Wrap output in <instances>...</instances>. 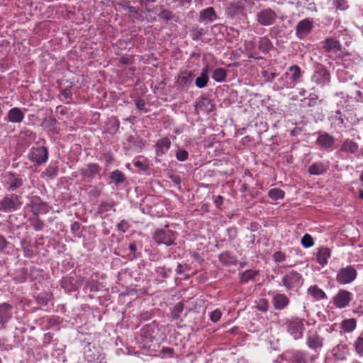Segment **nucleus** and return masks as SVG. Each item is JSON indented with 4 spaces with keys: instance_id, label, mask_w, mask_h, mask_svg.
Instances as JSON below:
<instances>
[{
    "instance_id": "1",
    "label": "nucleus",
    "mask_w": 363,
    "mask_h": 363,
    "mask_svg": "<svg viewBox=\"0 0 363 363\" xmlns=\"http://www.w3.org/2000/svg\"><path fill=\"white\" fill-rule=\"evenodd\" d=\"M306 346L316 354H311L308 356V361L313 363L318 357V354L324 346V338L319 335L317 332L307 334L306 340Z\"/></svg>"
},
{
    "instance_id": "2",
    "label": "nucleus",
    "mask_w": 363,
    "mask_h": 363,
    "mask_svg": "<svg viewBox=\"0 0 363 363\" xmlns=\"http://www.w3.org/2000/svg\"><path fill=\"white\" fill-rule=\"evenodd\" d=\"M21 196L16 194H6L0 199V212L11 213L21 208Z\"/></svg>"
},
{
    "instance_id": "3",
    "label": "nucleus",
    "mask_w": 363,
    "mask_h": 363,
    "mask_svg": "<svg viewBox=\"0 0 363 363\" xmlns=\"http://www.w3.org/2000/svg\"><path fill=\"white\" fill-rule=\"evenodd\" d=\"M48 150L45 146L32 147L28 154V159L37 165L47 162L48 160Z\"/></svg>"
},
{
    "instance_id": "4",
    "label": "nucleus",
    "mask_w": 363,
    "mask_h": 363,
    "mask_svg": "<svg viewBox=\"0 0 363 363\" xmlns=\"http://www.w3.org/2000/svg\"><path fill=\"white\" fill-rule=\"evenodd\" d=\"M311 81L320 86H327L330 82V74L324 66L318 65L315 67Z\"/></svg>"
},
{
    "instance_id": "5",
    "label": "nucleus",
    "mask_w": 363,
    "mask_h": 363,
    "mask_svg": "<svg viewBox=\"0 0 363 363\" xmlns=\"http://www.w3.org/2000/svg\"><path fill=\"white\" fill-rule=\"evenodd\" d=\"M3 184L7 191H13L23 185V180L18 174L6 172L3 176Z\"/></svg>"
},
{
    "instance_id": "6",
    "label": "nucleus",
    "mask_w": 363,
    "mask_h": 363,
    "mask_svg": "<svg viewBox=\"0 0 363 363\" xmlns=\"http://www.w3.org/2000/svg\"><path fill=\"white\" fill-rule=\"evenodd\" d=\"M357 276V270L351 265L341 268L336 274V281L340 284L352 282Z\"/></svg>"
},
{
    "instance_id": "7",
    "label": "nucleus",
    "mask_w": 363,
    "mask_h": 363,
    "mask_svg": "<svg viewBox=\"0 0 363 363\" xmlns=\"http://www.w3.org/2000/svg\"><path fill=\"white\" fill-rule=\"evenodd\" d=\"M353 299V294L345 289H340L333 296V305L339 309L349 306Z\"/></svg>"
},
{
    "instance_id": "8",
    "label": "nucleus",
    "mask_w": 363,
    "mask_h": 363,
    "mask_svg": "<svg viewBox=\"0 0 363 363\" xmlns=\"http://www.w3.org/2000/svg\"><path fill=\"white\" fill-rule=\"evenodd\" d=\"M277 18V15L272 9H264L256 15L257 22L264 26H269L273 25Z\"/></svg>"
},
{
    "instance_id": "9",
    "label": "nucleus",
    "mask_w": 363,
    "mask_h": 363,
    "mask_svg": "<svg viewBox=\"0 0 363 363\" xmlns=\"http://www.w3.org/2000/svg\"><path fill=\"white\" fill-rule=\"evenodd\" d=\"M154 239L158 244L170 246L174 243L175 238L174 233L171 230L163 228L157 230L155 233Z\"/></svg>"
},
{
    "instance_id": "10",
    "label": "nucleus",
    "mask_w": 363,
    "mask_h": 363,
    "mask_svg": "<svg viewBox=\"0 0 363 363\" xmlns=\"http://www.w3.org/2000/svg\"><path fill=\"white\" fill-rule=\"evenodd\" d=\"M282 284L286 290L294 289L302 284L301 275L295 271H291L282 278Z\"/></svg>"
},
{
    "instance_id": "11",
    "label": "nucleus",
    "mask_w": 363,
    "mask_h": 363,
    "mask_svg": "<svg viewBox=\"0 0 363 363\" xmlns=\"http://www.w3.org/2000/svg\"><path fill=\"white\" fill-rule=\"evenodd\" d=\"M313 21L311 18H305L300 21L295 28L296 35L298 39H304L313 28Z\"/></svg>"
},
{
    "instance_id": "12",
    "label": "nucleus",
    "mask_w": 363,
    "mask_h": 363,
    "mask_svg": "<svg viewBox=\"0 0 363 363\" xmlns=\"http://www.w3.org/2000/svg\"><path fill=\"white\" fill-rule=\"evenodd\" d=\"M282 359L291 363H308L306 352L303 350L286 351L282 354Z\"/></svg>"
},
{
    "instance_id": "13",
    "label": "nucleus",
    "mask_w": 363,
    "mask_h": 363,
    "mask_svg": "<svg viewBox=\"0 0 363 363\" xmlns=\"http://www.w3.org/2000/svg\"><path fill=\"white\" fill-rule=\"evenodd\" d=\"M304 330L303 319L295 318L289 323L288 330L295 340L302 337Z\"/></svg>"
},
{
    "instance_id": "14",
    "label": "nucleus",
    "mask_w": 363,
    "mask_h": 363,
    "mask_svg": "<svg viewBox=\"0 0 363 363\" xmlns=\"http://www.w3.org/2000/svg\"><path fill=\"white\" fill-rule=\"evenodd\" d=\"M315 144L323 149L332 147L335 142V138L326 132H319Z\"/></svg>"
},
{
    "instance_id": "15",
    "label": "nucleus",
    "mask_w": 363,
    "mask_h": 363,
    "mask_svg": "<svg viewBox=\"0 0 363 363\" xmlns=\"http://www.w3.org/2000/svg\"><path fill=\"white\" fill-rule=\"evenodd\" d=\"M101 170V168L98 164L89 163L80 169V174L84 178L92 179L100 175Z\"/></svg>"
},
{
    "instance_id": "16",
    "label": "nucleus",
    "mask_w": 363,
    "mask_h": 363,
    "mask_svg": "<svg viewBox=\"0 0 363 363\" xmlns=\"http://www.w3.org/2000/svg\"><path fill=\"white\" fill-rule=\"evenodd\" d=\"M13 307L7 303L0 304V324L1 328H4V325L8 323L13 317Z\"/></svg>"
},
{
    "instance_id": "17",
    "label": "nucleus",
    "mask_w": 363,
    "mask_h": 363,
    "mask_svg": "<svg viewBox=\"0 0 363 363\" xmlns=\"http://www.w3.org/2000/svg\"><path fill=\"white\" fill-rule=\"evenodd\" d=\"M24 118V113L20 108L14 107L11 108L6 116L4 118V121L13 123H19L23 121Z\"/></svg>"
},
{
    "instance_id": "18",
    "label": "nucleus",
    "mask_w": 363,
    "mask_h": 363,
    "mask_svg": "<svg viewBox=\"0 0 363 363\" xmlns=\"http://www.w3.org/2000/svg\"><path fill=\"white\" fill-rule=\"evenodd\" d=\"M50 210V206L40 199H35L31 203V211L35 215L45 214Z\"/></svg>"
},
{
    "instance_id": "19",
    "label": "nucleus",
    "mask_w": 363,
    "mask_h": 363,
    "mask_svg": "<svg viewBox=\"0 0 363 363\" xmlns=\"http://www.w3.org/2000/svg\"><path fill=\"white\" fill-rule=\"evenodd\" d=\"M84 354L85 359L89 362L107 363L106 361L104 359V358L99 360V352L94 347H93L92 350L90 345H89L86 347L84 348Z\"/></svg>"
},
{
    "instance_id": "20",
    "label": "nucleus",
    "mask_w": 363,
    "mask_h": 363,
    "mask_svg": "<svg viewBox=\"0 0 363 363\" xmlns=\"http://www.w3.org/2000/svg\"><path fill=\"white\" fill-rule=\"evenodd\" d=\"M323 48L325 52L336 53L341 50L342 45L339 40L333 38H328L324 41Z\"/></svg>"
},
{
    "instance_id": "21",
    "label": "nucleus",
    "mask_w": 363,
    "mask_h": 363,
    "mask_svg": "<svg viewBox=\"0 0 363 363\" xmlns=\"http://www.w3.org/2000/svg\"><path fill=\"white\" fill-rule=\"evenodd\" d=\"M331 256V251L328 247H320L316 253L317 262L319 264L324 267L328 264V260Z\"/></svg>"
},
{
    "instance_id": "22",
    "label": "nucleus",
    "mask_w": 363,
    "mask_h": 363,
    "mask_svg": "<svg viewBox=\"0 0 363 363\" xmlns=\"http://www.w3.org/2000/svg\"><path fill=\"white\" fill-rule=\"evenodd\" d=\"M328 164L327 162H318L309 166L308 172L311 175H320L327 172Z\"/></svg>"
},
{
    "instance_id": "23",
    "label": "nucleus",
    "mask_w": 363,
    "mask_h": 363,
    "mask_svg": "<svg viewBox=\"0 0 363 363\" xmlns=\"http://www.w3.org/2000/svg\"><path fill=\"white\" fill-rule=\"evenodd\" d=\"M289 303V300L285 294H278L273 296L272 303L277 310H282L286 308Z\"/></svg>"
},
{
    "instance_id": "24",
    "label": "nucleus",
    "mask_w": 363,
    "mask_h": 363,
    "mask_svg": "<svg viewBox=\"0 0 363 363\" xmlns=\"http://www.w3.org/2000/svg\"><path fill=\"white\" fill-rule=\"evenodd\" d=\"M171 146V142L169 138H164L158 140L156 144V152L158 156H161L167 152Z\"/></svg>"
},
{
    "instance_id": "25",
    "label": "nucleus",
    "mask_w": 363,
    "mask_h": 363,
    "mask_svg": "<svg viewBox=\"0 0 363 363\" xmlns=\"http://www.w3.org/2000/svg\"><path fill=\"white\" fill-rule=\"evenodd\" d=\"M194 74L189 72H183L179 76L177 79V84L180 86H188L193 82Z\"/></svg>"
},
{
    "instance_id": "26",
    "label": "nucleus",
    "mask_w": 363,
    "mask_h": 363,
    "mask_svg": "<svg viewBox=\"0 0 363 363\" xmlns=\"http://www.w3.org/2000/svg\"><path fill=\"white\" fill-rule=\"evenodd\" d=\"M242 13V6L237 4H230L226 9V14L230 18H238Z\"/></svg>"
},
{
    "instance_id": "27",
    "label": "nucleus",
    "mask_w": 363,
    "mask_h": 363,
    "mask_svg": "<svg viewBox=\"0 0 363 363\" xmlns=\"http://www.w3.org/2000/svg\"><path fill=\"white\" fill-rule=\"evenodd\" d=\"M358 150V145L350 139L345 140L341 145L340 150L347 153H355Z\"/></svg>"
},
{
    "instance_id": "28",
    "label": "nucleus",
    "mask_w": 363,
    "mask_h": 363,
    "mask_svg": "<svg viewBox=\"0 0 363 363\" xmlns=\"http://www.w3.org/2000/svg\"><path fill=\"white\" fill-rule=\"evenodd\" d=\"M21 247L23 251V255L25 257L31 258L34 255V252L31 249V242L27 238H23L21 240Z\"/></svg>"
},
{
    "instance_id": "29",
    "label": "nucleus",
    "mask_w": 363,
    "mask_h": 363,
    "mask_svg": "<svg viewBox=\"0 0 363 363\" xmlns=\"http://www.w3.org/2000/svg\"><path fill=\"white\" fill-rule=\"evenodd\" d=\"M308 293L317 300H322L326 298L325 293L316 285L311 286L308 289Z\"/></svg>"
},
{
    "instance_id": "30",
    "label": "nucleus",
    "mask_w": 363,
    "mask_h": 363,
    "mask_svg": "<svg viewBox=\"0 0 363 363\" xmlns=\"http://www.w3.org/2000/svg\"><path fill=\"white\" fill-rule=\"evenodd\" d=\"M289 71L291 72V76L290 77L291 84L294 85L296 83L299 82L302 74L301 68L298 65H294L289 67Z\"/></svg>"
},
{
    "instance_id": "31",
    "label": "nucleus",
    "mask_w": 363,
    "mask_h": 363,
    "mask_svg": "<svg viewBox=\"0 0 363 363\" xmlns=\"http://www.w3.org/2000/svg\"><path fill=\"white\" fill-rule=\"evenodd\" d=\"M357 321L354 318L345 319L341 322V328L345 333H351L355 330Z\"/></svg>"
},
{
    "instance_id": "32",
    "label": "nucleus",
    "mask_w": 363,
    "mask_h": 363,
    "mask_svg": "<svg viewBox=\"0 0 363 363\" xmlns=\"http://www.w3.org/2000/svg\"><path fill=\"white\" fill-rule=\"evenodd\" d=\"M219 260L225 266H231L236 264V258L228 252H224L219 255Z\"/></svg>"
},
{
    "instance_id": "33",
    "label": "nucleus",
    "mask_w": 363,
    "mask_h": 363,
    "mask_svg": "<svg viewBox=\"0 0 363 363\" xmlns=\"http://www.w3.org/2000/svg\"><path fill=\"white\" fill-rule=\"evenodd\" d=\"M110 178L116 186H118L119 184L123 183L125 181L124 174L121 171L118 169L111 172Z\"/></svg>"
},
{
    "instance_id": "34",
    "label": "nucleus",
    "mask_w": 363,
    "mask_h": 363,
    "mask_svg": "<svg viewBox=\"0 0 363 363\" xmlns=\"http://www.w3.org/2000/svg\"><path fill=\"white\" fill-rule=\"evenodd\" d=\"M354 348L356 354L360 357H363V331L357 337L354 342Z\"/></svg>"
},
{
    "instance_id": "35",
    "label": "nucleus",
    "mask_w": 363,
    "mask_h": 363,
    "mask_svg": "<svg viewBox=\"0 0 363 363\" xmlns=\"http://www.w3.org/2000/svg\"><path fill=\"white\" fill-rule=\"evenodd\" d=\"M184 311V305L182 303H177L175 304L172 310V316L173 320L176 321H182L181 315Z\"/></svg>"
},
{
    "instance_id": "36",
    "label": "nucleus",
    "mask_w": 363,
    "mask_h": 363,
    "mask_svg": "<svg viewBox=\"0 0 363 363\" xmlns=\"http://www.w3.org/2000/svg\"><path fill=\"white\" fill-rule=\"evenodd\" d=\"M258 48L262 52H267L272 48V43L268 38L262 37L259 38Z\"/></svg>"
},
{
    "instance_id": "37",
    "label": "nucleus",
    "mask_w": 363,
    "mask_h": 363,
    "mask_svg": "<svg viewBox=\"0 0 363 363\" xmlns=\"http://www.w3.org/2000/svg\"><path fill=\"white\" fill-rule=\"evenodd\" d=\"M268 196L274 201L282 199L284 198L285 193L279 188H273L269 190Z\"/></svg>"
},
{
    "instance_id": "38",
    "label": "nucleus",
    "mask_w": 363,
    "mask_h": 363,
    "mask_svg": "<svg viewBox=\"0 0 363 363\" xmlns=\"http://www.w3.org/2000/svg\"><path fill=\"white\" fill-rule=\"evenodd\" d=\"M226 77V72L223 68H216L213 71L212 73V78L218 82H222L225 81Z\"/></svg>"
},
{
    "instance_id": "39",
    "label": "nucleus",
    "mask_w": 363,
    "mask_h": 363,
    "mask_svg": "<svg viewBox=\"0 0 363 363\" xmlns=\"http://www.w3.org/2000/svg\"><path fill=\"white\" fill-rule=\"evenodd\" d=\"M257 274V272L252 269L245 271L240 277V280L243 283H247L250 280L253 279L255 276Z\"/></svg>"
},
{
    "instance_id": "40",
    "label": "nucleus",
    "mask_w": 363,
    "mask_h": 363,
    "mask_svg": "<svg viewBox=\"0 0 363 363\" xmlns=\"http://www.w3.org/2000/svg\"><path fill=\"white\" fill-rule=\"evenodd\" d=\"M11 243L1 235H0V252L4 254L9 253Z\"/></svg>"
},
{
    "instance_id": "41",
    "label": "nucleus",
    "mask_w": 363,
    "mask_h": 363,
    "mask_svg": "<svg viewBox=\"0 0 363 363\" xmlns=\"http://www.w3.org/2000/svg\"><path fill=\"white\" fill-rule=\"evenodd\" d=\"M158 16L167 22L174 20L175 17L172 11L168 9H165L163 6H161V12L158 14Z\"/></svg>"
},
{
    "instance_id": "42",
    "label": "nucleus",
    "mask_w": 363,
    "mask_h": 363,
    "mask_svg": "<svg viewBox=\"0 0 363 363\" xmlns=\"http://www.w3.org/2000/svg\"><path fill=\"white\" fill-rule=\"evenodd\" d=\"M333 123L335 126L342 128L344 125V118L340 111H336L335 114L332 117Z\"/></svg>"
},
{
    "instance_id": "43",
    "label": "nucleus",
    "mask_w": 363,
    "mask_h": 363,
    "mask_svg": "<svg viewBox=\"0 0 363 363\" xmlns=\"http://www.w3.org/2000/svg\"><path fill=\"white\" fill-rule=\"evenodd\" d=\"M333 5L337 10L345 11L349 8L347 0H333Z\"/></svg>"
},
{
    "instance_id": "44",
    "label": "nucleus",
    "mask_w": 363,
    "mask_h": 363,
    "mask_svg": "<svg viewBox=\"0 0 363 363\" xmlns=\"http://www.w3.org/2000/svg\"><path fill=\"white\" fill-rule=\"evenodd\" d=\"M301 244L304 247L308 248L314 245V241L311 235L306 233L301 238Z\"/></svg>"
},
{
    "instance_id": "45",
    "label": "nucleus",
    "mask_w": 363,
    "mask_h": 363,
    "mask_svg": "<svg viewBox=\"0 0 363 363\" xmlns=\"http://www.w3.org/2000/svg\"><path fill=\"white\" fill-rule=\"evenodd\" d=\"M155 272L159 276L162 277V278H167L172 272V270L169 269H167L165 267L160 266L156 267Z\"/></svg>"
},
{
    "instance_id": "46",
    "label": "nucleus",
    "mask_w": 363,
    "mask_h": 363,
    "mask_svg": "<svg viewBox=\"0 0 363 363\" xmlns=\"http://www.w3.org/2000/svg\"><path fill=\"white\" fill-rule=\"evenodd\" d=\"M57 121L53 116H48L45 118L43 121L44 125L49 128L53 129L55 128V125L57 124Z\"/></svg>"
},
{
    "instance_id": "47",
    "label": "nucleus",
    "mask_w": 363,
    "mask_h": 363,
    "mask_svg": "<svg viewBox=\"0 0 363 363\" xmlns=\"http://www.w3.org/2000/svg\"><path fill=\"white\" fill-rule=\"evenodd\" d=\"M31 225L33 228L37 231L43 230L45 225L43 220L38 218L33 219L31 220Z\"/></svg>"
},
{
    "instance_id": "48",
    "label": "nucleus",
    "mask_w": 363,
    "mask_h": 363,
    "mask_svg": "<svg viewBox=\"0 0 363 363\" xmlns=\"http://www.w3.org/2000/svg\"><path fill=\"white\" fill-rule=\"evenodd\" d=\"M216 18V13L212 7L206 9V21L212 22Z\"/></svg>"
},
{
    "instance_id": "49",
    "label": "nucleus",
    "mask_w": 363,
    "mask_h": 363,
    "mask_svg": "<svg viewBox=\"0 0 363 363\" xmlns=\"http://www.w3.org/2000/svg\"><path fill=\"white\" fill-rule=\"evenodd\" d=\"M189 153L184 149H179L176 153V157L179 161L184 162L188 159Z\"/></svg>"
},
{
    "instance_id": "50",
    "label": "nucleus",
    "mask_w": 363,
    "mask_h": 363,
    "mask_svg": "<svg viewBox=\"0 0 363 363\" xmlns=\"http://www.w3.org/2000/svg\"><path fill=\"white\" fill-rule=\"evenodd\" d=\"M261 75L264 79V80L267 82H272L274 80V79L277 77L276 73L269 72L266 70L262 71Z\"/></svg>"
},
{
    "instance_id": "51",
    "label": "nucleus",
    "mask_w": 363,
    "mask_h": 363,
    "mask_svg": "<svg viewBox=\"0 0 363 363\" xmlns=\"http://www.w3.org/2000/svg\"><path fill=\"white\" fill-rule=\"evenodd\" d=\"M257 308L259 311H263V312L267 311L269 308L268 301L265 298L260 299L257 303Z\"/></svg>"
},
{
    "instance_id": "52",
    "label": "nucleus",
    "mask_w": 363,
    "mask_h": 363,
    "mask_svg": "<svg viewBox=\"0 0 363 363\" xmlns=\"http://www.w3.org/2000/svg\"><path fill=\"white\" fill-rule=\"evenodd\" d=\"M221 315H222V313L220 312V311L218 309H216L210 313L209 318L212 322L216 323L220 319Z\"/></svg>"
},
{
    "instance_id": "53",
    "label": "nucleus",
    "mask_w": 363,
    "mask_h": 363,
    "mask_svg": "<svg viewBox=\"0 0 363 363\" xmlns=\"http://www.w3.org/2000/svg\"><path fill=\"white\" fill-rule=\"evenodd\" d=\"M187 270V266L186 264H178L176 273L178 275H184V279H187V274H186V271Z\"/></svg>"
},
{
    "instance_id": "54",
    "label": "nucleus",
    "mask_w": 363,
    "mask_h": 363,
    "mask_svg": "<svg viewBox=\"0 0 363 363\" xmlns=\"http://www.w3.org/2000/svg\"><path fill=\"white\" fill-rule=\"evenodd\" d=\"M81 225L79 222L75 221L71 224V232L76 236L80 235Z\"/></svg>"
},
{
    "instance_id": "55",
    "label": "nucleus",
    "mask_w": 363,
    "mask_h": 363,
    "mask_svg": "<svg viewBox=\"0 0 363 363\" xmlns=\"http://www.w3.org/2000/svg\"><path fill=\"white\" fill-rule=\"evenodd\" d=\"M273 258L276 262L280 263L286 260V255L281 251H277L274 254Z\"/></svg>"
},
{
    "instance_id": "56",
    "label": "nucleus",
    "mask_w": 363,
    "mask_h": 363,
    "mask_svg": "<svg viewBox=\"0 0 363 363\" xmlns=\"http://www.w3.org/2000/svg\"><path fill=\"white\" fill-rule=\"evenodd\" d=\"M174 353V349L172 347H163L160 352L162 357H171Z\"/></svg>"
},
{
    "instance_id": "57",
    "label": "nucleus",
    "mask_w": 363,
    "mask_h": 363,
    "mask_svg": "<svg viewBox=\"0 0 363 363\" xmlns=\"http://www.w3.org/2000/svg\"><path fill=\"white\" fill-rule=\"evenodd\" d=\"M41 271L35 267H31L30 269V281H33V280H36L37 279V277L40 275L41 274Z\"/></svg>"
},
{
    "instance_id": "58",
    "label": "nucleus",
    "mask_w": 363,
    "mask_h": 363,
    "mask_svg": "<svg viewBox=\"0 0 363 363\" xmlns=\"http://www.w3.org/2000/svg\"><path fill=\"white\" fill-rule=\"evenodd\" d=\"M46 170L48 175L51 178L56 177L58 172V168L56 166H49Z\"/></svg>"
},
{
    "instance_id": "59",
    "label": "nucleus",
    "mask_w": 363,
    "mask_h": 363,
    "mask_svg": "<svg viewBox=\"0 0 363 363\" xmlns=\"http://www.w3.org/2000/svg\"><path fill=\"white\" fill-rule=\"evenodd\" d=\"M203 100H204V97L203 96H201L199 99V101L196 102L195 111H196V113L198 114L199 113V111H203V106L204 104Z\"/></svg>"
},
{
    "instance_id": "60",
    "label": "nucleus",
    "mask_w": 363,
    "mask_h": 363,
    "mask_svg": "<svg viewBox=\"0 0 363 363\" xmlns=\"http://www.w3.org/2000/svg\"><path fill=\"white\" fill-rule=\"evenodd\" d=\"M196 84L199 88L204 87V69L200 74V76L196 80Z\"/></svg>"
},
{
    "instance_id": "61",
    "label": "nucleus",
    "mask_w": 363,
    "mask_h": 363,
    "mask_svg": "<svg viewBox=\"0 0 363 363\" xmlns=\"http://www.w3.org/2000/svg\"><path fill=\"white\" fill-rule=\"evenodd\" d=\"M117 228L119 231L125 233L128 229V224L125 220H122L119 223H118Z\"/></svg>"
},
{
    "instance_id": "62",
    "label": "nucleus",
    "mask_w": 363,
    "mask_h": 363,
    "mask_svg": "<svg viewBox=\"0 0 363 363\" xmlns=\"http://www.w3.org/2000/svg\"><path fill=\"white\" fill-rule=\"evenodd\" d=\"M135 106L136 107L140 110V111H145V112H146V110H145V101L142 99H138L135 100Z\"/></svg>"
},
{
    "instance_id": "63",
    "label": "nucleus",
    "mask_w": 363,
    "mask_h": 363,
    "mask_svg": "<svg viewBox=\"0 0 363 363\" xmlns=\"http://www.w3.org/2000/svg\"><path fill=\"white\" fill-rule=\"evenodd\" d=\"M128 249L131 252H133V255L132 257L133 259H138L139 257V254L137 252V248L135 243H130L128 246Z\"/></svg>"
},
{
    "instance_id": "64",
    "label": "nucleus",
    "mask_w": 363,
    "mask_h": 363,
    "mask_svg": "<svg viewBox=\"0 0 363 363\" xmlns=\"http://www.w3.org/2000/svg\"><path fill=\"white\" fill-rule=\"evenodd\" d=\"M133 164L135 167L140 168V169L143 172L147 170V166L139 160L134 162Z\"/></svg>"
}]
</instances>
